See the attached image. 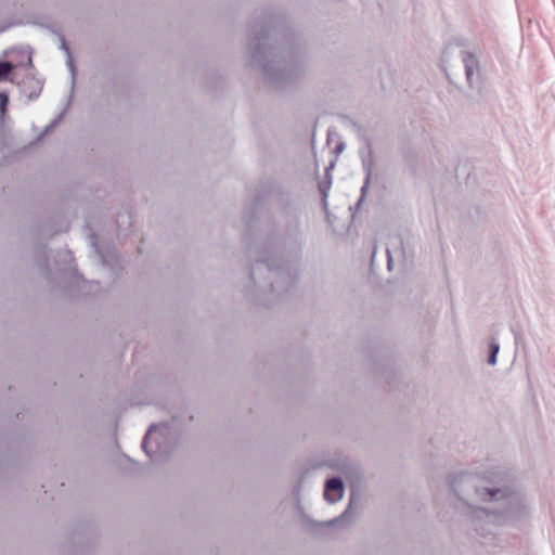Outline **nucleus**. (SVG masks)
I'll use <instances>...</instances> for the list:
<instances>
[{
  "label": "nucleus",
  "mask_w": 555,
  "mask_h": 555,
  "mask_svg": "<svg viewBox=\"0 0 555 555\" xmlns=\"http://www.w3.org/2000/svg\"><path fill=\"white\" fill-rule=\"evenodd\" d=\"M8 102H9V99L5 94H0V108L2 111L5 109L7 105H8Z\"/></svg>",
  "instance_id": "obj_13"
},
{
  "label": "nucleus",
  "mask_w": 555,
  "mask_h": 555,
  "mask_svg": "<svg viewBox=\"0 0 555 555\" xmlns=\"http://www.w3.org/2000/svg\"><path fill=\"white\" fill-rule=\"evenodd\" d=\"M264 271H268L272 289L278 293H281L295 280V274L291 266L282 262L281 259L275 256L255 264L253 268L254 279Z\"/></svg>",
  "instance_id": "obj_3"
},
{
  "label": "nucleus",
  "mask_w": 555,
  "mask_h": 555,
  "mask_svg": "<svg viewBox=\"0 0 555 555\" xmlns=\"http://www.w3.org/2000/svg\"><path fill=\"white\" fill-rule=\"evenodd\" d=\"M489 349H490V354H489L488 363L490 365H495L496 357L500 351V344L496 340V338H494V337L491 338Z\"/></svg>",
  "instance_id": "obj_8"
},
{
  "label": "nucleus",
  "mask_w": 555,
  "mask_h": 555,
  "mask_svg": "<svg viewBox=\"0 0 555 555\" xmlns=\"http://www.w3.org/2000/svg\"><path fill=\"white\" fill-rule=\"evenodd\" d=\"M335 162H336V157L330 160V164L326 167V171H328L330 169H332L334 167Z\"/></svg>",
  "instance_id": "obj_18"
},
{
  "label": "nucleus",
  "mask_w": 555,
  "mask_h": 555,
  "mask_svg": "<svg viewBox=\"0 0 555 555\" xmlns=\"http://www.w3.org/2000/svg\"><path fill=\"white\" fill-rule=\"evenodd\" d=\"M169 431L167 424L151 425L143 441L142 448L151 459L167 453L165 447L166 434Z\"/></svg>",
  "instance_id": "obj_4"
},
{
  "label": "nucleus",
  "mask_w": 555,
  "mask_h": 555,
  "mask_svg": "<svg viewBox=\"0 0 555 555\" xmlns=\"http://www.w3.org/2000/svg\"><path fill=\"white\" fill-rule=\"evenodd\" d=\"M13 65L7 61H0V80H3L12 70Z\"/></svg>",
  "instance_id": "obj_9"
},
{
  "label": "nucleus",
  "mask_w": 555,
  "mask_h": 555,
  "mask_svg": "<svg viewBox=\"0 0 555 555\" xmlns=\"http://www.w3.org/2000/svg\"><path fill=\"white\" fill-rule=\"evenodd\" d=\"M370 177H371V175H370V173H367V176H366V178H365V182H364L363 186L361 188V197H360V199H359V204L362 202V199H363V197H364V194H365V192H366V190H367V188H369Z\"/></svg>",
  "instance_id": "obj_12"
},
{
  "label": "nucleus",
  "mask_w": 555,
  "mask_h": 555,
  "mask_svg": "<svg viewBox=\"0 0 555 555\" xmlns=\"http://www.w3.org/2000/svg\"><path fill=\"white\" fill-rule=\"evenodd\" d=\"M328 189H330V185H327V186H323V185H321V186H320V191H321V193H322V195H323V199H325V197L327 196V191H328Z\"/></svg>",
  "instance_id": "obj_16"
},
{
  "label": "nucleus",
  "mask_w": 555,
  "mask_h": 555,
  "mask_svg": "<svg viewBox=\"0 0 555 555\" xmlns=\"http://www.w3.org/2000/svg\"><path fill=\"white\" fill-rule=\"evenodd\" d=\"M353 513H351V503L349 504V507L336 519L332 520L331 522H343L348 521L350 522L353 518Z\"/></svg>",
  "instance_id": "obj_10"
},
{
  "label": "nucleus",
  "mask_w": 555,
  "mask_h": 555,
  "mask_svg": "<svg viewBox=\"0 0 555 555\" xmlns=\"http://www.w3.org/2000/svg\"><path fill=\"white\" fill-rule=\"evenodd\" d=\"M59 38H60V49L66 53V55H67L66 64L74 76L75 75V66H74V61H73L69 48H68L66 40L62 34H59Z\"/></svg>",
  "instance_id": "obj_7"
},
{
  "label": "nucleus",
  "mask_w": 555,
  "mask_h": 555,
  "mask_svg": "<svg viewBox=\"0 0 555 555\" xmlns=\"http://www.w3.org/2000/svg\"><path fill=\"white\" fill-rule=\"evenodd\" d=\"M125 219H129V216L128 215H119L118 218H117V224L120 225L121 222L125 221Z\"/></svg>",
  "instance_id": "obj_17"
},
{
  "label": "nucleus",
  "mask_w": 555,
  "mask_h": 555,
  "mask_svg": "<svg viewBox=\"0 0 555 555\" xmlns=\"http://www.w3.org/2000/svg\"><path fill=\"white\" fill-rule=\"evenodd\" d=\"M344 495V483L338 477L328 479L325 482L324 498L330 503H336Z\"/></svg>",
  "instance_id": "obj_6"
},
{
  "label": "nucleus",
  "mask_w": 555,
  "mask_h": 555,
  "mask_svg": "<svg viewBox=\"0 0 555 555\" xmlns=\"http://www.w3.org/2000/svg\"><path fill=\"white\" fill-rule=\"evenodd\" d=\"M461 60L469 89L479 91L481 88L480 53L478 51L461 50Z\"/></svg>",
  "instance_id": "obj_5"
},
{
  "label": "nucleus",
  "mask_w": 555,
  "mask_h": 555,
  "mask_svg": "<svg viewBox=\"0 0 555 555\" xmlns=\"http://www.w3.org/2000/svg\"><path fill=\"white\" fill-rule=\"evenodd\" d=\"M454 492L464 501L493 503L492 508L475 507L473 518L494 526L519 525L532 514L528 494L518 488L501 486L498 475L478 476L462 473L452 482Z\"/></svg>",
  "instance_id": "obj_1"
},
{
  "label": "nucleus",
  "mask_w": 555,
  "mask_h": 555,
  "mask_svg": "<svg viewBox=\"0 0 555 555\" xmlns=\"http://www.w3.org/2000/svg\"><path fill=\"white\" fill-rule=\"evenodd\" d=\"M61 118H62V114L57 118L52 120L49 125H47L46 129H44V132L42 134L38 135L36 139H43V137L47 135L49 133V131L51 129H53L59 124Z\"/></svg>",
  "instance_id": "obj_11"
},
{
  "label": "nucleus",
  "mask_w": 555,
  "mask_h": 555,
  "mask_svg": "<svg viewBox=\"0 0 555 555\" xmlns=\"http://www.w3.org/2000/svg\"><path fill=\"white\" fill-rule=\"evenodd\" d=\"M387 256H388V268L390 269L391 268V264H392V259H391V256H390V251L387 250Z\"/></svg>",
  "instance_id": "obj_19"
},
{
  "label": "nucleus",
  "mask_w": 555,
  "mask_h": 555,
  "mask_svg": "<svg viewBox=\"0 0 555 555\" xmlns=\"http://www.w3.org/2000/svg\"><path fill=\"white\" fill-rule=\"evenodd\" d=\"M249 34L253 36L250 44L251 59L263 67L268 80L271 82L288 81L297 75V65L293 61L268 60L269 56H278L275 49L267 47V40L270 35L268 23L255 22L249 27Z\"/></svg>",
  "instance_id": "obj_2"
},
{
  "label": "nucleus",
  "mask_w": 555,
  "mask_h": 555,
  "mask_svg": "<svg viewBox=\"0 0 555 555\" xmlns=\"http://www.w3.org/2000/svg\"><path fill=\"white\" fill-rule=\"evenodd\" d=\"M92 245H93V247L95 248V251L98 253V255L100 256V258L102 259V262H103V263H108V259H107L104 255H102V254H101V251H100V249L98 248V246H96L95 242H93V241H92Z\"/></svg>",
  "instance_id": "obj_14"
},
{
  "label": "nucleus",
  "mask_w": 555,
  "mask_h": 555,
  "mask_svg": "<svg viewBox=\"0 0 555 555\" xmlns=\"http://www.w3.org/2000/svg\"><path fill=\"white\" fill-rule=\"evenodd\" d=\"M345 150V143L344 142H339L335 149H334V152L336 153V156L338 154H340L343 151Z\"/></svg>",
  "instance_id": "obj_15"
}]
</instances>
